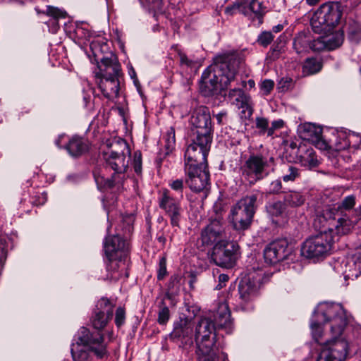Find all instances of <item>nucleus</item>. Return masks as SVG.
Wrapping results in <instances>:
<instances>
[{
	"label": "nucleus",
	"instance_id": "48",
	"mask_svg": "<svg viewBox=\"0 0 361 361\" xmlns=\"http://www.w3.org/2000/svg\"><path fill=\"white\" fill-rule=\"evenodd\" d=\"M167 274L166 270V259L164 257H162L159 259V269L157 271V279L161 281L164 279Z\"/></svg>",
	"mask_w": 361,
	"mask_h": 361
},
{
	"label": "nucleus",
	"instance_id": "42",
	"mask_svg": "<svg viewBox=\"0 0 361 361\" xmlns=\"http://www.w3.org/2000/svg\"><path fill=\"white\" fill-rule=\"evenodd\" d=\"M281 36H280L267 53V58L275 61L279 58L283 51V45L281 44Z\"/></svg>",
	"mask_w": 361,
	"mask_h": 361
},
{
	"label": "nucleus",
	"instance_id": "58",
	"mask_svg": "<svg viewBox=\"0 0 361 361\" xmlns=\"http://www.w3.org/2000/svg\"><path fill=\"white\" fill-rule=\"evenodd\" d=\"M241 88H233L229 90L228 97L230 99L233 100L235 97L238 96V93H240Z\"/></svg>",
	"mask_w": 361,
	"mask_h": 361
},
{
	"label": "nucleus",
	"instance_id": "7",
	"mask_svg": "<svg viewBox=\"0 0 361 361\" xmlns=\"http://www.w3.org/2000/svg\"><path fill=\"white\" fill-rule=\"evenodd\" d=\"M216 326L214 321L208 317H202L195 326V338L197 345V354L201 361H214V350Z\"/></svg>",
	"mask_w": 361,
	"mask_h": 361
},
{
	"label": "nucleus",
	"instance_id": "51",
	"mask_svg": "<svg viewBox=\"0 0 361 361\" xmlns=\"http://www.w3.org/2000/svg\"><path fill=\"white\" fill-rule=\"evenodd\" d=\"M292 83L293 80L290 78H282L278 82V89L281 92H286L290 88Z\"/></svg>",
	"mask_w": 361,
	"mask_h": 361
},
{
	"label": "nucleus",
	"instance_id": "54",
	"mask_svg": "<svg viewBox=\"0 0 361 361\" xmlns=\"http://www.w3.org/2000/svg\"><path fill=\"white\" fill-rule=\"evenodd\" d=\"M283 121L282 120L274 121L271 123V126L268 127L267 134L268 136H272L275 132V130L282 128Z\"/></svg>",
	"mask_w": 361,
	"mask_h": 361
},
{
	"label": "nucleus",
	"instance_id": "20",
	"mask_svg": "<svg viewBox=\"0 0 361 361\" xmlns=\"http://www.w3.org/2000/svg\"><path fill=\"white\" fill-rule=\"evenodd\" d=\"M267 11V8L263 6L262 2L257 0H249V2L236 3L226 7L225 9V12L229 15L239 13L247 16L250 13H252L258 20V25L262 24L263 17Z\"/></svg>",
	"mask_w": 361,
	"mask_h": 361
},
{
	"label": "nucleus",
	"instance_id": "23",
	"mask_svg": "<svg viewBox=\"0 0 361 361\" xmlns=\"http://www.w3.org/2000/svg\"><path fill=\"white\" fill-rule=\"evenodd\" d=\"M104 249L107 259L128 257L129 246L121 235H114L105 239Z\"/></svg>",
	"mask_w": 361,
	"mask_h": 361
},
{
	"label": "nucleus",
	"instance_id": "60",
	"mask_svg": "<svg viewBox=\"0 0 361 361\" xmlns=\"http://www.w3.org/2000/svg\"><path fill=\"white\" fill-rule=\"evenodd\" d=\"M6 256H7L6 252L4 249H2V255L0 257V264L4 262V261L6 259Z\"/></svg>",
	"mask_w": 361,
	"mask_h": 361
},
{
	"label": "nucleus",
	"instance_id": "53",
	"mask_svg": "<svg viewBox=\"0 0 361 361\" xmlns=\"http://www.w3.org/2000/svg\"><path fill=\"white\" fill-rule=\"evenodd\" d=\"M178 56L180 59V63L181 66H185L186 67H192L195 65V62L188 59V56L183 52L179 51Z\"/></svg>",
	"mask_w": 361,
	"mask_h": 361
},
{
	"label": "nucleus",
	"instance_id": "45",
	"mask_svg": "<svg viewBox=\"0 0 361 361\" xmlns=\"http://www.w3.org/2000/svg\"><path fill=\"white\" fill-rule=\"evenodd\" d=\"M169 186L171 190L180 195L181 198L183 197V192L185 187L182 178L171 180L169 183Z\"/></svg>",
	"mask_w": 361,
	"mask_h": 361
},
{
	"label": "nucleus",
	"instance_id": "38",
	"mask_svg": "<svg viewBox=\"0 0 361 361\" xmlns=\"http://www.w3.org/2000/svg\"><path fill=\"white\" fill-rule=\"evenodd\" d=\"M322 67V63L317 59H307L302 66V73L305 75L315 74L320 71Z\"/></svg>",
	"mask_w": 361,
	"mask_h": 361
},
{
	"label": "nucleus",
	"instance_id": "1",
	"mask_svg": "<svg viewBox=\"0 0 361 361\" xmlns=\"http://www.w3.org/2000/svg\"><path fill=\"white\" fill-rule=\"evenodd\" d=\"M355 197H345L341 202L334 204L326 195L321 196L315 205L314 224L316 226L326 225L335 227L338 235H346L354 228L361 218V214L353 209Z\"/></svg>",
	"mask_w": 361,
	"mask_h": 361
},
{
	"label": "nucleus",
	"instance_id": "17",
	"mask_svg": "<svg viewBox=\"0 0 361 361\" xmlns=\"http://www.w3.org/2000/svg\"><path fill=\"white\" fill-rule=\"evenodd\" d=\"M185 183L190 190L200 192L204 190L209 183V172L207 164L185 165Z\"/></svg>",
	"mask_w": 361,
	"mask_h": 361
},
{
	"label": "nucleus",
	"instance_id": "21",
	"mask_svg": "<svg viewBox=\"0 0 361 361\" xmlns=\"http://www.w3.org/2000/svg\"><path fill=\"white\" fill-rule=\"evenodd\" d=\"M115 305L108 298H101L96 305L91 323L94 329L101 331L106 326L111 319Z\"/></svg>",
	"mask_w": 361,
	"mask_h": 361
},
{
	"label": "nucleus",
	"instance_id": "12",
	"mask_svg": "<svg viewBox=\"0 0 361 361\" xmlns=\"http://www.w3.org/2000/svg\"><path fill=\"white\" fill-rule=\"evenodd\" d=\"M75 340L99 358H102L107 354V345L104 341V336L99 330L92 331L82 326L78 331Z\"/></svg>",
	"mask_w": 361,
	"mask_h": 361
},
{
	"label": "nucleus",
	"instance_id": "37",
	"mask_svg": "<svg viewBox=\"0 0 361 361\" xmlns=\"http://www.w3.org/2000/svg\"><path fill=\"white\" fill-rule=\"evenodd\" d=\"M266 209L269 215L272 218L281 217L283 215L286 206L281 201L269 202L266 206ZM274 221V219H273Z\"/></svg>",
	"mask_w": 361,
	"mask_h": 361
},
{
	"label": "nucleus",
	"instance_id": "19",
	"mask_svg": "<svg viewBox=\"0 0 361 361\" xmlns=\"http://www.w3.org/2000/svg\"><path fill=\"white\" fill-rule=\"evenodd\" d=\"M292 252V247L286 239H279L270 243L264 250L265 262L275 264L286 259Z\"/></svg>",
	"mask_w": 361,
	"mask_h": 361
},
{
	"label": "nucleus",
	"instance_id": "4",
	"mask_svg": "<svg viewBox=\"0 0 361 361\" xmlns=\"http://www.w3.org/2000/svg\"><path fill=\"white\" fill-rule=\"evenodd\" d=\"M98 68L99 71L96 73V77L100 79L98 86L103 95L109 100L117 98L121 71L117 57L111 53L109 57H102Z\"/></svg>",
	"mask_w": 361,
	"mask_h": 361
},
{
	"label": "nucleus",
	"instance_id": "5",
	"mask_svg": "<svg viewBox=\"0 0 361 361\" xmlns=\"http://www.w3.org/2000/svg\"><path fill=\"white\" fill-rule=\"evenodd\" d=\"M314 227L321 230L319 233L310 236L303 243L301 247V255L306 258H319L329 254L333 243L338 240L334 235L335 227L326 225L324 227Z\"/></svg>",
	"mask_w": 361,
	"mask_h": 361
},
{
	"label": "nucleus",
	"instance_id": "8",
	"mask_svg": "<svg viewBox=\"0 0 361 361\" xmlns=\"http://www.w3.org/2000/svg\"><path fill=\"white\" fill-rule=\"evenodd\" d=\"M274 161V157L267 154L252 153L240 166L241 178L250 185H254L269 175V168Z\"/></svg>",
	"mask_w": 361,
	"mask_h": 361
},
{
	"label": "nucleus",
	"instance_id": "34",
	"mask_svg": "<svg viewBox=\"0 0 361 361\" xmlns=\"http://www.w3.org/2000/svg\"><path fill=\"white\" fill-rule=\"evenodd\" d=\"M281 170V178L285 183L294 182L300 177V169L293 164H284Z\"/></svg>",
	"mask_w": 361,
	"mask_h": 361
},
{
	"label": "nucleus",
	"instance_id": "62",
	"mask_svg": "<svg viewBox=\"0 0 361 361\" xmlns=\"http://www.w3.org/2000/svg\"><path fill=\"white\" fill-rule=\"evenodd\" d=\"M314 134L315 140H319L321 136V130L315 129V130L314 131Z\"/></svg>",
	"mask_w": 361,
	"mask_h": 361
},
{
	"label": "nucleus",
	"instance_id": "18",
	"mask_svg": "<svg viewBox=\"0 0 361 361\" xmlns=\"http://www.w3.org/2000/svg\"><path fill=\"white\" fill-rule=\"evenodd\" d=\"M159 207L163 209L165 214L169 218L170 224L173 227H179L182 217L183 209L180 206V200L175 199L169 190L163 191L159 200Z\"/></svg>",
	"mask_w": 361,
	"mask_h": 361
},
{
	"label": "nucleus",
	"instance_id": "13",
	"mask_svg": "<svg viewBox=\"0 0 361 361\" xmlns=\"http://www.w3.org/2000/svg\"><path fill=\"white\" fill-rule=\"evenodd\" d=\"M238 245L233 242H217L212 249L211 259L216 265L231 269L239 257Z\"/></svg>",
	"mask_w": 361,
	"mask_h": 361
},
{
	"label": "nucleus",
	"instance_id": "57",
	"mask_svg": "<svg viewBox=\"0 0 361 361\" xmlns=\"http://www.w3.org/2000/svg\"><path fill=\"white\" fill-rule=\"evenodd\" d=\"M228 113L226 111L224 110L218 113L217 114L214 115L217 121V123L219 125H223L224 123V121L226 119Z\"/></svg>",
	"mask_w": 361,
	"mask_h": 361
},
{
	"label": "nucleus",
	"instance_id": "26",
	"mask_svg": "<svg viewBox=\"0 0 361 361\" xmlns=\"http://www.w3.org/2000/svg\"><path fill=\"white\" fill-rule=\"evenodd\" d=\"M128 257H118L108 259L109 263L106 265V270L109 273L108 277L112 280L117 281L123 276L128 278Z\"/></svg>",
	"mask_w": 361,
	"mask_h": 361
},
{
	"label": "nucleus",
	"instance_id": "50",
	"mask_svg": "<svg viewBox=\"0 0 361 361\" xmlns=\"http://www.w3.org/2000/svg\"><path fill=\"white\" fill-rule=\"evenodd\" d=\"M133 168L137 174H140L142 171V155L140 152L137 151L134 153Z\"/></svg>",
	"mask_w": 361,
	"mask_h": 361
},
{
	"label": "nucleus",
	"instance_id": "56",
	"mask_svg": "<svg viewBox=\"0 0 361 361\" xmlns=\"http://www.w3.org/2000/svg\"><path fill=\"white\" fill-rule=\"evenodd\" d=\"M229 277L227 274H221L219 276L218 282L219 283L216 286V290H221L226 286V283L228 282Z\"/></svg>",
	"mask_w": 361,
	"mask_h": 361
},
{
	"label": "nucleus",
	"instance_id": "43",
	"mask_svg": "<svg viewBox=\"0 0 361 361\" xmlns=\"http://www.w3.org/2000/svg\"><path fill=\"white\" fill-rule=\"evenodd\" d=\"M274 35L270 31L262 32L257 37V43L263 47H267L274 40Z\"/></svg>",
	"mask_w": 361,
	"mask_h": 361
},
{
	"label": "nucleus",
	"instance_id": "31",
	"mask_svg": "<svg viewBox=\"0 0 361 361\" xmlns=\"http://www.w3.org/2000/svg\"><path fill=\"white\" fill-rule=\"evenodd\" d=\"M250 102V96L246 94L242 89L240 90V93H238V96L232 100L233 104L238 109H243L242 114H245V112L247 111L249 116L252 114V109Z\"/></svg>",
	"mask_w": 361,
	"mask_h": 361
},
{
	"label": "nucleus",
	"instance_id": "46",
	"mask_svg": "<svg viewBox=\"0 0 361 361\" xmlns=\"http://www.w3.org/2000/svg\"><path fill=\"white\" fill-rule=\"evenodd\" d=\"M90 48L93 54L96 56L99 52H105L109 50V47L106 42L103 40H96L91 43Z\"/></svg>",
	"mask_w": 361,
	"mask_h": 361
},
{
	"label": "nucleus",
	"instance_id": "35",
	"mask_svg": "<svg viewBox=\"0 0 361 361\" xmlns=\"http://www.w3.org/2000/svg\"><path fill=\"white\" fill-rule=\"evenodd\" d=\"M283 200L288 206L291 207H298L305 203V197L300 192L290 191L285 193Z\"/></svg>",
	"mask_w": 361,
	"mask_h": 361
},
{
	"label": "nucleus",
	"instance_id": "52",
	"mask_svg": "<svg viewBox=\"0 0 361 361\" xmlns=\"http://www.w3.org/2000/svg\"><path fill=\"white\" fill-rule=\"evenodd\" d=\"M282 192V183L279 179L273 180L269 187L268 192L271 194H278Z\"/></svg>",
	"mask_w": 361,
	"mask_h": 361
},
{
	"label": "nucleus",
	"instance_id": "47",
	"mask_svg": "<svg viewBox=\"0 0 361 361\" xmlns=\"http://www.w3.org/2000/svg\"><path fill=\"white\" fill-rule=\"evenodd\" d=\"M126 321V311L122 307H118L116 311L115 324L116 326L121 327Z\"/></svg>",
	"mask_w": 361,
	"mask_h": 361
},
{
	"label": "nucleus",
	"instance_id": "2",
	"mask_svg": "<svg viewBox=\"0 0 361 361\" xmlns=\"http://www.w3.org/2000/svg\"><path fill=\"white\" fill-rule=\"evenodd\" d=\"M238 61L231 53L219 54L214 59L213 71L205 70L201 77L200 90L204 97L222 94L235 80Z\"/></svg>",
	"mask_w": 361,
	"mask_h": 361
},
{
	"label": "nucleus",
	"instance_id": "28",
	"mask_svg": "<svg viewBox=\"0 0 361 361\" xmlns=\"http://www.w3.org/2000/svg\"><path fill=\"white\" fill-rule=\"evenodd\" d=\"M214 317L216 329L225 328L231 330L232 321L231 319V312L226 304H221Z\"/></svg>",
	"mask_w": 361,
	"mask_h": 361
},
{
	"label": "nucleus",
	"instance_id": "36",
	"mask_svg": "<svg viewBox=\"0 0 361 361\" xmlns=\"http://www.w3.org/2000/svg\"><path fill=\"white\" fill-rule=\"evenodd\" d=\"M300 161L305 166L314 168L318 166L319 161L312 148L307 149L303 154L300 155Z\"/></svg>",
	"mask_w": 361,
	"mask_h": 361
},
{
	"label": "nucleus",
	"instance_id": "10",
	"mask_svg": "<svg viewBox=\"0 0 361 361\" xmlns=\"http://www.w3.org/2000/svg\"><path fill=\"white\" fill-rule=\"evenodd\" d=\"M341 15L342 10L339 3L324 4L312 17L311 26L317 33L329 32L338 23Z\"/></svg>",
	"mask_w": 361,
	"mask_h": 361
},
{
	"label": "nucleus",
	"instance_id": "59",
	"mask_svg": "<svg viewBox=\"0 0 361 361\" xmlns=\"http://www.w3.org/2000/svg\"><path fill=\"white\" fill-rule=\"evenodd\" d=\"M283 28V26L282 25H277L276 26H274L273 27V32H274L275 33H277V32H281Z\"/></svg>",
	"mask_w": 361,
	"mask_h": 361
},
{
	"label": "nucleus",
	"instance_id": "39",
	"mask_svg": "<svg viewBox=\"0 0 361 361\" xmlns=\"http://www.w3.org/2000/svg\"><path fill=\"white\" fill-rule=\"evenodd\" d=\"M348 37L354 43L361 41V23L357 21H352L348 27Z\"/></svg>",
	"mask_w": 361,
	"mask_h": 361
},
{
	"label": "nucleus",
	"instance_id": "44",
	"mask_svg": "<svg viewBox=\"0 0 361 361\" xmlns=\"http://www.w3.org/2000/svg\"><path fill=\"white\" fill-rule=\"evenodd\" d=\"M44 13L47 16L52 17L55 22H56V20H59V18H64L66 15V11L51 6H47L46 11Z\"/></svg>",
	"mask_w": 361,
	"mask_h": 361
},
{
	"label": "nucleus",
	"instance_id": "30",
	"mask_svg": "<svg viewBox=\"0 0 361 361\" xmlns=\"http://www.w3.org/2000/svg\"><path fill=\"white\" fill-rule=\"evenodd\" d=\"M318 40L324 44V49L332 50L342 44L343 35L341 32H336L328 36L319 37Z\"/></svg>",
	"mask_w": 361,
	"mask_h": 361
},
{
	"label": "nucleus",
	"instance_id": "49",
	"mask_svg": "<svg viewBox=\"0 0 361 361\" xmlns=\"http://www.w3.org/2000/svg\"><path fill=\"white\" fill-rule=\"evenodd\" d=\"M255 124L257 128L260 130V133L264 134L267 132L269 127V121L263 117L256 118Z\"/></svg>",
	"mask_w": 361,
	"mask_h": 361
},
{
	"label": "nucleus",
	"instance_id": "61",
	"mask_svg": "<svg viewBox=\"0 0 361 361\" xmlns=\"http://www.w3.org/2000/svg\"><path fill=\"white\" fill-rule=\"evenodd\" d=\"M51 23L53 24V32H56L59 28L58 20L55 22L54 19L51 20Z\"/></svg>",
	"mask_w": 361,
	"mask_h": 361
},
{
	"label": "nucleus",
	"instance_id": "14",
	"mask_svg": "<svg viewBox=\"0 0 361 361\" xmlns=\"http://www.w3.org/2000/svg\"><path fill=\"white\" fill-rule=\"evenodd\" d=\"M190 125L193 136L205 138H213V126L211 114L208 107L199 106L192 111Z\"/></svg>",
	"mask_w": 361,
	"mask_h": 361
},
{
	"label": "nucleus",
	"instance_id": "3",
	"mask_svg": "<svg viewBox=\"0 0 361 361\" xmlns=\"http://www.w3.org/2000/svg\"><path fill=\"white\" fill-rule=\"evenodd\" d=\"M326 322L330 324L331 336L337 337L342 335L348 325V319L346 312L341 304L322 302L314 311L310 327L313 338L322 346L324 344L320 341L323 332L322 324Z\"/></svg>",
	"mask_w": 361,
	"mask_h": 361
},
{
	"label": "nucleus",
	"instance_id": "16",
	"mask_svg": "<svg viewBox=\"0 0 361 361\" xmlns=\"http://www.w3.org/2000/svg\"><path fill=\"white\" fill-rule=\"evenodd\" d=\"M339 336L324 342L317 361H344L348 354V343Z\"/></svg>",
	"mask_w": 361,
	"mask_h": 361
},
{
	"label": "nucleus",
	"instance_id": "29",
	"mask_svg": "<svg viewBox=\"0 0 361 361\" xmlns=\"http://www.w3.org/2000/svg\"><path fill=\"white\" fill-rule=\"evenodd\" d=\"M66 148L72 157H79L87 152L88 144L81 137L75 136L70 140Z\"/></svg>",
	"mask_w": 361,
	"mask_h": 361
},
{
	"label": "nucleus",
	"instance_id": "9",
	"mask_svg": "<svg viewBox=\"0 0 361 361\" xmlns=\"http://www.w3.org/2000/svg\"><path fill=\"white\" fill-rule=\"evenodd\" d=\"M257 194H250L232 207L230 216L235 230L245 231L250 226L257 207Z\"/></svg>",
	"mask_w": 361,
	"mask_h": 361
},
{
	"label": "nucleus",
	"instance_id": "64",
	"mask_svg": "<svg viewBox=\"0 0 361 361\" xmlns=\"http://www.w3.org/2000/svg\"><path fill=\"white\" fill-rule=\"evenodd\" d=\"M319 1V0H306L307 4L310 6H314L317 4Z\"/></svg>",
	"mask_w": 361,
	"mask_h": 361
},
{
	"label": "nucleus",
	"instance_id": "32",
	"mask_svg": "<svg viewBox=\"0 0 361 361\" xmlns=\"http://www.w3.org/2000/svg\"><path fill=\"white\" fill-rule=\"evenodd\" d=\"M91 353L87 348L77 341L71 345V355L73 361H87Z\"/></svg>",
	"mask_w": 361,
	"mask_h": 361
},
{
	"label": "nucleus",
	"instance_id": "40",
	"mask_svg": "<svg viewBox=\"0 0 361 361\" xmlns=\"http://www.w3.org/2000/svg\"><path fill=\"white\" fill-rule=\"evenodd\" d=\"M164 139L165 142L164 156H167L174 149L176 145L175 130L173 127L167 130Z\"/></svg>",
	"mask_w": 361,
	"mask_h": 361
},
{
	"label": "nucleus",
	"instance_id": "63",
	"mask_svg": "<svg viewBox=\"0 0 361 361\" xmlns=\"http://www.w3.org/2000/svg\"><path fill=\"white\" fill-rule=\"evenodd\" d=\"M157 240L162 245H164L165 243H166V238L163 235H161L158 236L157 237Z\"/></svg>",
	"mask_w": 361,
	"mask_h": 361
},
{
	"label": "nucleus",
	"instance_id": "15",
	"mask_svg": "<svg viewBox=\"0 0 361 361\" xmlns=\"http://www.w3.org/2000/svg\"><path fill=\"white\" fill-rule=\"evenodd\" d=\"M212 142V138L193 136L185 152V165L207 164V157Z\"/></svg>",
	"mask_w": 361,
	"mask_h": 361
},
{
	"label": "nucleus",
	"instance_id": "55",
	"mask_svg": "<svg viewBox=\"0 0 361 361\" xmlns=\"http://www.w3.org/2000/svg\"><path fill=\"white\" fill-rule=\"evenodd\" d=\"M274 82L271 80H265L261 85V89L266 94H268L273 90Z\"/></svg>",
	"mask_w": 361,
	"mask_h": 361
},
{
	"label": "nucleus",
	"instance_id": "11",
	"mask_svg": "<svg viewBox=\"0 0 361 361\" xmlns=\"http://www.w3.org/2000/svg\"><path fill=\"white\" fill-rule=\"evenodd\" d=\"M263 272H250L238 285V306L243 310L252 309V301L258 295L262 284Z\"/></svg>",
	"mask_w": 361,
	"mask_h": 361
},
{
	"label": "nucleus",
	"instance_id": "27",
	"mask_svg": "<svg viewBox=\"0 0 361 361\" xmlns=\"http://www.w3.org/2000/svg\"><path fill=\"white\" fill-rule=\"evenodd\" d=\"M345 277L357 278L361 274V252H357L346 258Z\"/></svg>",
	"mask_w": 361,
	"mask_h": 361
},
{
	"label": "nucleus",
	"instance_id": "33",
	"mask_svg": "<svg viewBox=\"0 0 361 361\" xmlns=\"http://www.w3.org/2000/svg\"><path fill=\"white\" fill-rule=\"evenodd\" d=\"M181 279L182 277L179 274H173L170 277L164 298L173 302L174 295L179 291Z\"/></svg>",
	"mask_w": 361,
	"mask_h": 361
},
{
	"label": "nucleus",
	"instance_id": "24",
	"mask_svg": "<svg viewBox=\"0 0 361 361\" xmlns=\"http://www.w3.org/2000/svg\"><path fill=\"white\" fill-rule=\"evenodd\" d=\"M293 46L298 54H305L310 50L320 51L324 50V44L314 39L308 32H300L293 39Z\"/></svg>",
	"mask_w": 361,
	"mask_h": 361
},
{
	"label": "nucleus",
	"instance_id": "6",
	"mask_svg": "<svg viewBox=\"0 0 361 361\" xmlns=\"http://www.w3.org/2000/svg\"><path fill=\"white\" fill-rule=\"evenodd\" d=\"M130 154L128 145L123 140L111 144L106 150L102 152V158L106 166L115 172L111 178H106L104 180V186L109 188L114 186L116 181V173L120 174L126 171L128 166V158H126V154Z\"/></svg>",
	"mask_w": 361,
	"mask_h": 361
},
{
	"label": "nucleus",
	"instance_id": "25",
	"mask_svg": "<svg viewBox=\"0 0 361 361\" xmlns=\"http://www.w3.org/2000/svg\"><path fill=\"white\" fill-rule=\"evenodd\" d=\"M223 219L216 214V217L210 221L209 224L202 231L201 240L203 245H210L224 235Z\"/></svg>",
	"mask_w": 361,
	"mask_h": 361
},
{
	"label": "nucleus",
	"instance_id": "41",
	"mask_svg": "<svg viewBox=\"0 0 361 361\" xmlns=\"http://www.w3.org/2000/svg\"><path fill=\"white\" fill-rule=\"evenodd\" d=\"M166 298H163L159 305L158 319L157 322L159 324H166L170 318V311L165 302Z\"/></svg>",
	"mask_w": 361,
	"mask_h": 361
},
{
	"label": "nucleus",
	"instance_id": "22",
	"mask_svg": "<svg viewBox=\"0 0 361 361\" xmlns=\"http://www.w3.org/2000/svg\"><path fill=\"white\" fill-rule=\"evenodd\" d=\"M193 328L194 324L191 319H180L174 324L170 338L173 341H180L183 346L191 345L193 343Z\"/></svg>",
	"mask_w": 361,
	"mask_h": 361
}]
</instances>
